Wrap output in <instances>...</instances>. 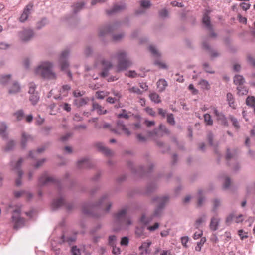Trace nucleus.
Wrapping results in <instances>:
<instances>
[{"mask_svg": "<svg viewBox=\"0 0 255 255\" xmlns=\"http://www.w3.org/2000/svg\"><path fill=\"white\" fill-rule=\"evenodd\" d=\"M109 198L108 194H104L102 196L99 202L96 204H86L83 206L82 211L84 214L89 215L93 216H97L94 214V211L97 209L99 206H103L106 204V208L105 212L108 213L109 212L112 204L110 202H107Z\"/></svg>", "mask_w": 255, "mask_h": 255, "instance_id": "f257e3e1", "label": "nucleus"}, {"mask_svg": "<svg viewBox=\"0 0 255 255\" xmlns=\"http://www.w3.org/2000/svg\"><path fill=\"white\" fill-rule=\"evenodd\" d=\"M128 209L123 208L115 215L114 224L119 225L120 227L118 229L114 228V231H118L123 228L128 227L132 225V221L131 218L128 216Z\"/></svg>", "mask_w": 255, "mask_h": 255, "instance_id": "f03ea898", "label": "nucleus"}, {"mask_svg": "<svg viewBox=\"0 0 255 255\" xmlns=\"http://www.w3.org/2000/svg\"><path fill=\"white\" fill-rule=\"evenodd\" d=\"M35 73L37 75L48 80H54L57 76L53 70L51 65H39L35 69Z\"/></svg>", "mask_w": 255, "mask_h": 255, "instance_id": "7ed1b4c3", "label": "nucleus"}, {"mask_svg": "<svg viewBox=\"0 0 255 255\" xmlns=\"http://www.w3.org/2000/svg\"><path fill=\"white\" fill-rule=\"evenodd\" d=\"M21 211L20 208L18 207L12 212L11 222L14 228L16 230L23 227L25 224V219L21 217Z\"/></svg>", "mask_w": 255, "mask_h": 255, "instance_id": "20e7f679", "label": "nucleus"}, {"mask_svg": "<svg viewBox=\"0 0 255 255\" xmlns=\"http://www.w3.org/2000/svg\"><path fill=\"white\" fill-rule=\"evenodd\" d=\"M169 201V198L167 196L157 197L153 198V201L156 202L158 205L157 207L155 209L152 216L154 217H160L162 213L163 209Z\"/></svg>", "mask_w": 255, "mask_h": 255, "instance_id": "39448f33", "label": "nucleus"}, {"mask_svg": "<svg viewBox=\"0 0 255 255\" xmlns=\"http://www.w3.org/2000/svg\"><path fill=\"white\" fill-rule=\"evenodd\" d=\"M23 160L22 158H20L17 162H11V165L12 170H17L18 178L16 179L15 183L16 185L18 186H20L22 184L21 178L23 176V171L20 169L21 165L23 163Z\"/></svg>", "mask_w": 255, "mask_h": 255, "instance_id": "423d86ee", "label": "nucleus"}, {"mask_svg": "<svg viewBox=\"0 0 255 255\" xmlns=\"http://www.w3.org/2000/svg\"><path fill=\"white\" fill-rule=\"evenodd\" d=\"M117 129L111 128V131L117 135H121V132L119 131V129L122 130L124 133L127 136L131 135V133L129 129L126 127L123 121L119 120L116 123Z\"/></svg>", "mask_w": 255, "mask_h": 255, "instance_id": "0eeeda50", "label": "nucleus"}, {"mask_svg": "<svg viewBox=\"0 0 255 255\" xmlns=\"http://www.w3.org/2000/svg\"><path fill=\"white\" fill-rule=\"evenodd\" d=\"M148 135L149 137L156 141L158 146L161 147L163 145V143L162 141L158 140V138L164 136V133H162L158 128H155L152 131H149Z\"/></svg>", "mask_w": 255, "mask_h": 255, "instance_id": "6e6552de", "label": "nucleus"}, {"mask_svg": "<svg viewBox=\"0 0 255 255\" xmlns=\"http://www.w3.org/2000/svg\"><path fill=\"white\" fill-rule=\"evenodd\" d=\"M55 181L53 177L49 176L46 172H44L39 177L38 180V185L40 186H43L53 183Z\"/></svg>", "mask_w": 255, "mask_h": 255, "instance_id": "1a4fd4ad", "label": "nucleus"}, {"mask_svg": "<svg viewBox=\"0 0 255 255\" xmlns=\"http://www.w3.org/2000/svg\"><path fill=\"white\" fill-rule=\"evenodd\" d=\"M33 4L32 3H28L24 8L22 13L20 16L19 20L21 22H25L31 14L33 10Z\"/></svg>", "mask_w": 255, "mask_h": 255, "instance_id": "9d476101", "label": "nucleus"}, {"mask_svg": "<svg viewBox=\"0 0 255 255\" xmlns=\"http://www.w3.org/2000/svg\"><path fill=\"white\" fill-rule=\"evenodd\" d=\"M213 113L217 117V120L223 125L225 126H228L227 119L225 115L218 111L216 108H213Z\"/></svg>", "mask_w": 255, "mask_h": 255, "instance_id": "9b49d317", "label": "nucleus"}, {"mask_svg": "<svg viewBox=\"0 0 255 255\" xmlns=\"http://www.w3.org/2000/svg\"><path fill=\"white\" fill-rule=\"evenodd\" d=\"M151 244L152 243L150 241L143 242L141 245L139 247L140 255H145L149 254L151 252L150 247Z\"/></svg>", "mask_w": 255, "mask_h": 255, "instance_id": "f8f14e48", "label": "nucleus"}, {"mask_svg": "<svg viewBox=\"0 0 255 255\" xmlns=\"http://www.w3.org/2000/svg\"><path fill=\"white\" fill-rule=\"evenodd\" d=\"M7 126L5 122H0V137L3 139L8 138V133L7 132Z\"/></svg>", "mask_w": 255, "mask_h": 255, "instance_id": "ddd939ff", "label": "nucleus"}, {"mask_svg": "<svg viewBox=\"0 0 255 255\" xmlns=\"http://www.w3.org/2000/svg\"><path fill=\"white\" fill-rule=\"evenodd\" d=\"M126 8V6L124 4H116L110 10L107 11V13L108 15H111L117 12H120Z\"/></svg>", "mask_w": 255, "mask_h": 255, "instance_id": "4468645a", "label": "nucleus"}, {"mask_svg": "<svg viewBox=\"0 0 255 255\" xmlns=\"http://www.w3.org/2000/svg\"><path fill=\"white\" fill-rule=\"evenodd\" d=\"M117 57L119 60V64H129L130 61L126 53L124 51H120L117 54Z\"/></svg>", "mask_w": 255, "mask_h": 255, "instance_id": "2eb2a0df", "label": "nucleus"}, {"mask_svg": "<svg viewBox=\"0 0 255 255\" xmlns=\"http://www.w3.org/2000/svg\"><path fill=\"white\" fill-rule=\"evenodd\" d=\"M77 166L79 168H90L91 162L88 159L84 158L77 161Z\"/></svg>", "mask_w": 255, "mask_h": 255, "instance_id": "dca6fc26", "label": "nucleus"}, {"mask_svg": "<svg viewBox=\"0 0 255 255\" xmlns=\"http://www.w3.org/2000/svg\"><path fill=\"white\" fill-rule=\"evenodd\" d=\"M33 137L25 132H23L22 133L21 145L23 148H25L27 145V142L28 141H32Z\"/></svg>", "mask_w": 255, "mask_h": 255, "instance_id": "f3484780", "label": "nucleus"}, {"mask_svg": "<svg viewBox=\"0 0 255 255\" xmlns=\"http://www.w3.org/2000/svg\"><path fill=\"white\" fill-rule=\"evenodd\" d=\"M96 146L100 151L102 152L105 155L107 156H110L112 155V151L109 148L106 147L102 143H97L96 144Z\"/></svg>", "mask_w": 255, "mask_h": 255, "instance_id": "a211bd4d", "label": "nucleus"}, {"mask_svg": "<svg viewBox=\"0 0 255 255\" xmlns=\"http://www.w3.org/2000/svg\"><path fill=\"white\" fill-rule=\"evenodd\" d=\"M220 219L217 217H213L211 218L209 224L210 229L213 231H216L219 227Z\"/></svg>", "mask_w": 255, "mask_h": 255, "instance_id": "6ab92c4d", "label": "nucleus"}, {"mask_svg": "<svg viewBox=\"0 0 255 255\" xmlns=\"http://www.w3.org/2000/svg\"><path fill=\"white\" fill-rule=\"evenodd\" d=\"M156 84L160 92L164 91L168 86V82L164 79H160L158 80Z\"/></svg>", "mask_w": 255, "mask_h": 255, "instance_id": "aec40b11", "label": "nucleus"}, {"mask_svg": "<svg viewBox=\"0 0 255 255\" xmlns=\"http://www.w3.org/2000/svg\"><path fill=\"white\" fill-rule=\"evenodd\" d=\"M33 36V32L31 30H24L20 36L21 39L24 41L29 40Z\"/></svg>", "mask_w": 255, "mask_h": 255, "instance_id": "412c9836", "label": "nucleus"}, {"mask_svg": "<svg viewBox=\"0 0 255 255\" xmlns=\"http://www.w3.org/2000/svg\"><path fill=\"white\" fill-rule=\"evenodd\" d=\"M64 205V200L60 198L58 199L54 200L51 204V208L53 210L57 209Z\"/></svg>", "mask_w": 255, "mask_h": 255, "instance_id": "4be33fe9", "label": "nucleus"}, {"mask_svg": "<svg viewBox=\"0 0 255 255\" xmlns=\"http://www.w3.org/2000/svg\"><path fill=\"white\" fill-rule=\"evenodd\" d=\"M89 101L88 98H78L74 100V104L78 107L85 105Z\"/></svg>", "mask_w": 255, "mask_h": 255, "instance_id": "5701e85b", "label": "nucleus"}, {"mask_svg": "<svg viewBox=\"0 0 255 255\" xmlns=\"http://www.w3.org/2000/svg\"><path fill=\"white\" fill-rule=\"evenodd\" d=\"M92 110H96L99 115L105 114L107 113L106 110H104L102 107L97 103H93L92 105Z\"/></svg>", "mask_w": 255, "mask_h": 255, "instance_id": "b1692460", "label": "nucleus"}, {"mask_svg": "<svg viewBox=\"0 0 255 255\" xmlns=\"http://www.w3.org/2000/svg\"><path fill=\"white\" fill-rule=\"evenodd\" d=\"M234 83L238 85V86L243 85L245 82V80L243 76L240 75H236L233 78Z\"/></svg>", "mask_w": 255, "mask_h": 255, "instance_id": "393cba45", "label": "nucleus"}, {"mask_svg": "<svg viewBox=\"0 0 255 255\" xmlns=\"http://www.w3.org/2000/svg\"><path fill=\"white\" fill-rule=\"evenodd\" d=\"M153 219V217L151 215L146 216L145 214H143L140 217V222L144 225L149 224Z\"/></svg>", "mask_w": 255, "mask_h": 255, "instance_id": "a878e982", "label": "nucleus"}, {"mask_svg": "<svg viewBox=\"0 0 255 255\" xmlns=\"http://www.w3.org/2000/svg\"><path fill=\"white\" fill-rule=\"evenodd\" d=\"M202 22L206 27L210 30H212V26L210 24V17L208 16V12H206L203 17Z\"/></svg>", "mask_w": 255, "mask_h": 255, "instance_id": "bb28decb", "label": "nucleus"}, {"mask_svg": "<svg viewBox=\"0 0 255 255\" xmlns=\"http://www.w3.org/2000/svg\"><path fill=\"white\" fill-rule=\"evenodd\" d=\"M76 240L75 237H65L64 235H62L61 236L60 240L58 241L59 244H62L65 242H67L69 244H72Z\"/></svg>", "mask_w": 255, "mask_h": 255, "instance_id": "cd10ccee", "label": "nucleus"}, {"mask_svg": "<svg viewBox=\"0 0 255 255\" xmlns=\"http://www.w3.org/2000/svg\"><path fill=\"white\" fill-rule=\"evenodd\" d=\"M149 97L151 101L155 103H160L161 102L160 96L155 92H151Z\"/></svg>", "mask_w": 255, "mask_h": 255, "instance_id": "c85d7f7f", "label": "nucleus"}, {"mask_svg": "<svg viewBox=\"0 0 255 255\" xmlns=\"http://www.w3.org/2000/svg\"><path fill=\"white\" fill-rule=\"evenodd\" d=\"M114 26H106L101 28L99 30V36H103L107 33H109L113 29Z\"/></svg>", "mask_w": 255, "mask_h": 255, "instance_id": "c756f323", "label": "nucleus"}, {"mask_svg": "<svg viewBox=\"0 0 255 255\" xmlns=\"http://www.w3.org/2000/svg\"><path fill=\"white\" fill-rule=\"evenodd\" d=\"M11 75L10 74L0 76V84L7 85L10 81Z\"/></svg>", "mask_w": 255, "mask_h": 255, "instance_id": "7c9ffc66", "label": "nucleus"}, {"mask_svg": "<svg viewBox=\"0 0 255 255\" xmlns=\"http://www.w3.org/2000/svg\"><path fill=\"white\" fill-rule=\"evenodd\" d=\"M20 87L17 82H14L9 89L10 94H15L20 91Z\"/></svg>", "mask_w": 255, "mask_h": 255, "instance_id": "2f4dec72", "label": "nucleus"}, {"mask_svg": "<svg viewBox=\"0 0 255 255\" xmlns=\"http://www.w3.org/2000/svg\"><path fill=\"white\" fill-rule=\"evenodd\" d=\"M13 116L15 117L17 121H20L23 119L24 117V113L23 110L20 109L13 113Z\"/></svg>", "mask_w": 255, "mask_h": 255, "instance_id": "473e14b6", "label": "nucleus"}, {"mask_svg": "<svg viewBox=\"0 0 255 255\" xmlns=\"http://www.w3.org/2000/svg\"><path fill=\"white\" fill-rule=\"evenodd\" d=\"M29 100L32 105H35L36 104L39 100V96L38 93L36 92L35 93L31 94L29 97Z\"/></svg>", "mask_w": 255, "mask_h": 255, "instance_id": "72a5a7b5", "label": "nucleus"}, {"mask_svg": "<svg viewBox=\"0 0 255 255\" xmlns=\"http://www.w3.org/2000/svg\"><path fill=\"white\" fill-rule=\"evenodd\" d=\"M238 90L237 94L239 96L246 95L248 93V90L247 88L244 86H240L237 87Z\"/></svg>", "mask_w": 255, "mask_h": 255, "instance_id": "f704fd0d", "label": "nucleus"}, {"mask_svg": "<svg viewBox=\"0 0 255 255\" xmlns=\"http://www.w3.org/2000/svg\"><path fill=\"white\" fill-rule=\"evenodd\" d=\"M201 88L203 90H209L210 89V85L209 82L204 79H201L198 83Z\"/></svg>", "mask_w": 255, "mask_h": 255, "instance_id": "c9c22d12", "label": "nucleus"}, {"mask_svg": "<svg viewBox=\"0 0 255 255\" xmlns=\"http://www.w3.org/2000/svg\"><path fill=\"white\" fill-rule=\"evenodd\" d=\"M112 65H107L106 67H105L102 71L99 74L100 76L102 77H106L109 75V71L111 69Z\"/></svg>", "mask_w": 255, "mask_h": 255, "instance_id": "e433bc0d", "label": "nucleus"}, {"mask_svg": "<svg viewBox=\"0 0 255 255\" xmlns=\"http://www.w3.org/2000/svg\"><path fill=\"white\" fill-rule=\"evenodd\" d=\"M69 65H61V70L64 72L69 77V78L72 79V74L71 71L69 70Z\"/></svg>", "mask_w": 255, "mask_h": 255, "instance_id": "4c0bfd02", "label": "nucleus"}, {"mask_svg": "<svg viewBox=\"0 0 255 255\" xmlns=\"http://www.w3.org/2000/svg\"><path fill=\"white\" fill-rule=\"evenodd\" d=\"M227 100L228 102L229 105L233 108H235V104H234V98L233 95L228 93L227 94Z\"/></svg>", "mask_w": 255, "mask_h": 255, "instance_id": "58836bf2", "label": "nucleus"}, {"mask_svg": "<svg viewBox=\"0 0 255 255\" xmlns=\"http://www.w3.org/2000/svg\"><path fill=\"white\" fill-rule=\"evenodd\" d=\"M70 89L71 87L69 85H64L60 90V94L62 95L63 96H66Z\"/></svg>", "mask_w": 255, "mask_h": 255, "instance_id": "ea45409f", "label": "nucleus"}, {"mask_svg": "<svg viewBox=\"0 0 255 255\" xmlns=\"http://www.w3.org/2000/svg\"><path fill=\"white\" fill-rule=\"evenodd\" d=\"M144 228L143 227H136L135 231V233L137 237H141L144 235Z\"/></svg>", "mask_w": 255, "mask_h": 255, "instance_id": "a19ab883", "label": "nucleus"}, {"mask_svg": "<svg viewBox=\"0 0 255 255\" xmlns=\"http://www.w3.org/2000/svg\"><path fill=\"white\" fill-rule=\"evenodd\" d=\"M15 145V142L13 140L8 141L5 147L4 150L5 151H10L13 149Z\"/></svg>", "mask_w": 255, "mask_h": 255, "instance_id": "79ce46f5", "label": "nucleus"}, {"mask_svg": "<svg viewBox=\"0 0 255 255\" xmlns=\"http://www.w3.org/2000/svg\"><path fill=\"white\" fill-rule=\"evenodd\" d=\"M206 238L203 237L200 239V241L197 243V246L195 248L196 251L200 252L201 250L202 246L206 242Z\"/></svg>", "mask_w": 255, "mask_h": 255, "instance_id": "37998d69", "label": "nucleus"}, {"mask_svg": "<svg viewBox=\"0 0 255 255\" xmlns=\"http://www.w3.org/2000/svg\"><path fill=\"white\" fill-rule=\"evenodd\" d=\"M204 121L206 125L211 126L213 125V120L211 116L209 114H205L204 115Z\"/></svg>", "mask_w": 255, "mask_h": 255, "instance_id": "c03bdc74", "label": "nucleus"}, {"mask_svg": "<svg viewBox=\"0 0 255 255\" xmlns=\"http://www.w3.org/2000/svg\"><path fill=\"white\" fill-rule=\"evenodd\" d=\"M206 218V215H203L202 217L199 218L198 219L196 220L195 223V226L196 229H198L200 225L205 221Z\"/></svg>", "mask_w": 255, "mask_h": 255, "instance_id": "a18cd8bd", "label": "nucleus"}, {"mask_svg": "<svg viewBox=\"0 0 255 255\" xmlns=\"http://www.w3.org/2000/svg\"><path fill=\"white\" fill-rule=\"evenodd\" d=\"M128 166L131 169V170H132V171L133 172V173H140V172H142V171H144L145 170L144 169V168L143 166H140L139 167V170H140V171H137L136 169H135L134 167H133V164L132 162H129L128 163Z\"/></svg>", "mask_w": 255, "mask_h": 255, "instance_id": "49530a36", "label": "nucleus"}, {"mask_svg": "<svg viewBox=\"0 0 255 255\" xmlns=\"http://www.w3.org/2000/svg\"><path fill=\"white\" fill-rule=\"evenodd\" d=\"M235 217V213L233 212L230 213L226 218L225 222L226 224L230 225L231 224L232 221L234 220Z\"/></svg>", "mask_w": 255, "mask_h": 255, "instance_id": "de8ad7c7", "label": "nucleus"}, {"mask_svg": "<svg viewBox=\"0 0 255 255\" xmlns=\"http://www.w3.org/2000/svg\"><path fill=\"white\" fill-rule=\"evenodd\" d=\"M117 237L115 235L110 236L108 238V244L110 246L116 245Z\"/></svg>", "mask_w": 255, "mask_h": 255, "instance_id": "09e8293b", "label": "nucleus"}, {"mask_svg": "<svg viewBox=\"0 0 255 255\" xmlns=\"http://www.w3.org/2000/svg\"><path fill=\"white\" fill-rule=\"evenodd\" d=\"M202 194H203V191L201 190H199L198 194H199V196L198 200V205L199 206H202L205 201V198L202 196Z\"/></svg>", "mask_w": 255, "mask_h": 255, "instance_id": "8fccbe9b", "label": "nucleus"}, {"mask_svg": "<svg viewBox=\"0 0 255 255\" xmlns=\"http://www.w3.org/2000/svg\"><path fill=\"white\" fill-rule=\"evenodd\" d=\"M84 6V3L83 2H80L76 3L74 5V10L75 13L79 11L81 9H82Z\"/></svg>", "mask_w": 255, "mask_h": 255, "instance_id": "3c124183", "label": "nucleus"}, {"mask_svg": "<svg viewBox=\"0 0 255 255\" xmlns=\"http://www.w3.org/2000/svg\"><path fill=\"white\" fill-rule=\"evenodd\" d=\"M122 113H119L117 115V118H124L128 119L129 118L128 115L127 113V111L125 109H122Z\"/></svg>", "mask_w": 255, "mask_h": 255, "instance_id": "603ef678", "label": "nucleus"}, {"mask_svg": "<svg viewBox=\"0 0 255 255\" xmlns=\"http://www.w3.org/2000/svg\"><path fill=\"white\" fill-rule=\"evenodd\" d=\"M229 119H230V120L232 122V124L234 126V127L236 129L239 128L240 125L239 124V123L238 122L237 119L236 118H235L233 116H229Z\"/></svg>", "mask_w": 255, "mask_h": 255, "instance_id": "864d4df0", "label": "nucleus"}, {"mask_svg": "<svg viewBox=\"0 0 255 255\" xmlns=\"http://www.w3.org/2000/svg\"><path fill=\"white\" fill-rule=\"evenodd\" d=\"M140 6L142 8H149L151 6L150 1L148 0H141L140 1Z\"/></svg>", "mask_w": 255, "mask_h": 255, "instance_id": "5fc2aeb1", "label": "nucleus"}, {"mask_svg": "<svg viewBox=\"0 0 255 255\" xmlns=\"http://www.w3.org/2000/svg\"><path fill=\"white\" fill-rule=\"evenodd\" d=\"M167 122L171 125H174L175 124V121L174 120V116L173 114H169L167 116Z\"/></svg>", "mask_w": 255, "mask_h": 255, "instance_id": "6e6d98bb", "label": "nucleus"}, {"mask_svg": "<svg viewBox=\"0 0 255 255\" xmlns=\"http://www.w3.org/2000/svg\"><path fill=\"white\" fill-rule=\"evenodd\" d=\"M36 88V86L35 83L31 82L29 84V90L28 93L31 94L35 93V89Z\"/></svg>", "mask_w": 255, "mask_h": 255, "instance_id": "4d7b16f0", "label": "nucleus"}, {"mask_svg": "<svg viewBox=\"0 0 255 255\" xmlns=\"http://www.w3.org/2000/svg\"><path fill=\"white\" fill-rule=\"evenodd\" d=\"M238 235L241 240L248 238V233L245 232L243 230L240 229L238 232Z\"/></svg>", "mask_w": 255, "mask_h": 255, "instance_id": "13d9d810", "label": "nucleus"}, {"mask_svg": "<svg viewBox=\"0 0 255 255\" xmlns=\"http://www.w3.org/2000/svg\"><path fill=\"white\" fill-rule=\"evenodd\" d=\"M130 92L136 93L138 95H141L143 92L140 90L138 88L136 87H132L129 89Z\"/></svg>", "mask_w": 255, "mask_h": 255, "instance_id": "bf43d9fd", "label": "nucleus"}, {"mask_svg": "<svg viewBox=\"0 0 255 255\" xmlns=\"http://www.w3.org/2000/svg\"><path fill=\"white\" fill-rule=\"evenodd\" d=\"M71 254L72 255H81L80 250L76 246L72 247Z\"/></svg>", "mask_w": 255, "mask_h": 255, "instance_id": "052dcab7", "label": "nucleus"}, {"mask_svg": "<svg viewBox=\"0 0 255 255\" xmlns=\"http://www.w3.org/2000/svg\"><path fill=\"white\" fill-rule=\"evenodd\" d=\"M129 243V239L128 237H122L120 242V244L121 246H127L128 245Z\"/></svg>", "mask_w": 255, "mask_h": 255, "instance_id": "680f3d73", "label": "nucleus"}, {"mask_svg": "<svg viewBox=\"0 0 255 255\" xmlns=\"http://www.w3.org/2000/svg\"><path fill=\"white\" fill-rule=\"evenodd\" d=\"M158 128L161 131L162 133H164V135L165 134L169 133L168 129L164 125L161 124Z\"/></svg>", "mask_w": 255, "mask_h": 255, "instance_id": "e2e57ef3", "label": "nucleus"}, {"mask_svg": "<svg viewBox=\"0 0 255 255\" xmlns=\"http://www.w3.org/2000/svg\"><path fill=\"white\" fill-rule=\"evenodd\" d=\"M235 160L236 158L234 155H233L230 152L229 149H228L227 150V153L226 156V159L227 161H229L231 159Z\"/></svg>", "mask_w": 255, "mask_h": 255, "instance_id": "0e129e2a", "label": "nucleus"}, {"mask_svg": "<svg viewBox=\"0 0 255 255\" xmlns=\"http://www.w3.org/2000/svg\"><path fill=\"white\" fill-rule=\"evenodd\" d=\"M240 6L243 10L247 11L250 8L251 5L249 3L242 2L240 4Z\"/></svg>", "mask_w": 255, "mask_h": 255, "instance_id": "69168bd1", "label": "nucleus"}, {"mask_svg": "<svg viewBox=\"0 0 255 255\" xmlns=\"http://www.w3.org/2000/svg\"><path fill=\"white\" fill-rule=\"evenodd\" d=\"M159 227L158 223H155L153 226H149L147 227V229L150 232H153L157 229Z\"/></svg>", "mask_w": 255, "mask_h": 255, "instance_id": "338daca9", "label": "nucleus"}, {"mask_svg": "<svg viewBox=\"0 0 255 255\" xmlns=\"http://www.w3.org/2000/svg\"><path fill=\"white\" fill-rule=\"evenodd\" d=\"M244 218L243 215L242 214H240L239 215H236L235 214L234 221L236 223H240L243 221Z\"/></svg>", "mask_w": 255, "mask_h": 255, "instance_id": "774afa93", "label": "nucleus"}]
</instances>
